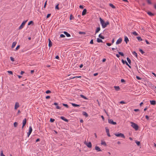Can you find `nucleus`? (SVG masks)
Returning a JSON list of instances; mask_svg holds the SVG:
<instances>
[{
    "label": "nucleus",
    "instance_id": "nucleus-5",
    "mask_svg": "<svg viewBox=\"0 0 156 156\" xmlns=\"http://www.w3.org/2000/svg\"><path fill=\"white\" fill-rule=\"evenodd\" d=\"M108 122L110 124L115 125L116 124V122H114L112 119H108Z\"/></svg>",
    "mask_w": 156,
    "mask_h": 156
},
{
    "label": "nucleus",
    "instance_id": "nucleus-21",
    "mask_svg": "<svg viewBox=\"0 0 156 156\" xmlns=\"http://www.w3.org/2000/svg\"><path fill=\"white\" fill-rule=\"evenodd\" d=\"M16 42H13L12 44V48H13L15 46H16Z\"/></svg>",
    "mask_w": 156,
    "mask_h": 156
},
{
    "label": "nucleus",
    "instance_id": "nucleus-22",
    "mask_svg": "<svg viewBox=\"0 0 156 156\" xmlns=\"http://www.w3.org/2000/svg\"><path fill=\"white\" fill-rule=\"evenodd\" d=\"M114 87L116 90L119 91L120 90V88L119 86H114Z\"/></svg>",
    "mask_w": 156,
    "mask_h": 156
},
{
    "label": "nucleus",
    "instance_id": "nucleus-52",
    "mask_svg": "<svg viewBox=\"0 0 156 156\" xmlns=\"http://www.w3.org/2000/svg\"><path fill=\"white\" fill-rule=\"evenodd\" d=\"M10 59H11V61H12L13 62L14 61V58H12V57H10Z\"/></svg>",
    "mask_w": 156,
    "mask_h": 156
},
{
    "label": "nucleus",
    "instance_id": "nucleus-47",
    "mask_svg": "<svg viewBox=\"0 0 156 156\" xmlns=\"http://www.w3.org/2000/svg\"><path fill=\"white\" fill-rule=\"evenodd\" d=\"M136 78L138 80H140L142 79L141 78L138 76H136Z\"/></svg>",
    "mask_w": 156,
    "mask_h": 156
},
{
    "label": "nucleus",
    "instance_id": "nucleus-20",
    "mask_svg": "<svg viewBox=\"0 0 156 156\" xmlns=\"http://www.w3.org/2000/svg\"><path fill=\"white\" fill-rule=\"evenodd\" d=\"M82 114L83 115H84L86 117H87L88 116V114L85 112H83Z\"/></svg>",
    "mask_w": 156,
    "mask_h": 156
},
{
    "label": "nucleus",
    "instance_id": "nucleus-13",
    "mask_svg": "<svg viewBox=\"0 0 156 156\" xmlns=\"http://www.w3.org/2000/svg\"><path fill=\"white\" fill-rule=\"evenodd\" d=\"M87 11V9H84L82 12V15L84 16L86 14Z\"/></svg>",
    "mask_w": 156,
    "mask_h": 156
},
{
    "label": "nucleus",
    "instance_id": "nucleus-54",
    "mask_svg": "<svg viewBox=\"0 0 156 156\" xmlns=\"http://www.w3.org/2000/svg\"><path fill=\"white\" fill-rule=\"evenodd\" d=\"M79 34H85L86 33L84 32H79Z\"/></svg>",
    "mask_w": 156,
    "mask_h": 156
},
{
    "label": "nucleus",
    "instance_id": "nucleus-16",
    "mask_svg": "<svg viewBox=\"0 0 156 156\" xmlns=\"http://www.w3.org/2000/svg\"><path fill=\"white\" fill-rule=\"evenodd\" d=\"M48 46L49 47H51L52 45V43L50 39H48Z\"/></svg>",
    "mask_w": 156,
    "mask_h": 156
},
{
    "label": "nucleus",
    "instance_id": "nucleus-31",
    "mask_svg": "<svg viewBox=\"0 0 156 156\" xmlns=\"http://www.w3.org/2000/svg\"><path fill=\"white\" fill-rule=\"evenodd\" d=\"M101 144L105 146H106L107 145L106 142L105 141H101Z\"/></svg>",
    "mask_w": 156,
    "mask_h": 156
},
{
    "label": "nucleus",
    "instance_id": "nucleus-51",
    "mask_svg": "<svg viewBox=\"0 0 156 156\" xmlns=\"http://www.w3.org/2000/svg\"><path fill=\"white\" fill-rule=\"evenodd\" d=\"M147 2L148 4H151V2L150 0H147Z\"/></svg>",
    "mask_w": 156,
    "mask_h": 156
},
{
    "label": "nucleus",
    "instance_id": "nucleus-58",
    "mask_svg": "<svg viewBox=\"0 0 156 156\" xmlns=\"http://www.w3.org/2000/svg\"><path fill=\"white\" fill-rule=\"evenodd\" d=\"M120 104H125L126 102H125L124 101H121L120 102Z\"/></svg>",
    "mask_w": 156,
    "mask_h": 156
},
{
    "label": "nucleus",
    "instance_id": "nucleus-24",
    "mask_svg": "<svg viewBox=\"0 0 156 156\" xmlns=\"http://www.w3.org/2000/svg\"><path fill=\"white\" fill-rule=\"evenodd\" d=\"M122 62L123 64H126L127 65H128V63L126 61V60H124L123 59L122 60Z\"/></svg>",
    "mask_w": 156,
    "mask_h": 156
},
{
    "label": "nucleus",
    "instance_id": "nucleus-7",
    "mask_svg": "<svg viewBox=\"0 0 156 156\" xmlns=\"http://www.w3.org/2000/svg\"><path fill=\"white\" fill-rule=\"evenodd\" d=\"M105 129H106V133H107V136L109 137H110L111 136L109 133V129H108V127H106Z\"/></svg>",
    "mask_w": 156,
    "mask_h": 156
},
{
    "label": "nucleus",
    "instance_id": "nucleus-25",
    "mask_svg": "<svg viewBox=\"0 0 156 156\" xmlns=\"http://www.w3.org/2000/svg\"><path fill=\"white\" fill-rule=\"evenodd\" d=\"M97 42L98 43L103 42V41L101 39H100L99 38H97Z\"/></svg>",
    "mask_w": 156,
    "mask_h": 156
},
{
    "label": "nucleus",
    "instance_id": "nucleus-60",
    "mask_svg": "<svg viewBox=\"0 0 156 156\" xmlns=\"http://www.w3.org/2000/svg\"><path fill=\"white\" fill-rule=\"evenodd\" d=\"M45 98L46 99H48L50 98V97L49 96H47Z\"/></svg>",
    "mask_w": 156,
    "mask_h": 156
},
{
    "label": "nucleus",
    "instance_id": "nucleus-17",
    "mask_svg": "<svg viewBox=\"0 0 156 156\" xmlns=\"http://www.w3.org/2000/svg\"><path fill=\"white\" fill-rule=\"evenodd\" d=\"M64 34L66 35V36L67 37H70V34H69V33H67V32L66 31H64V32H63Z\"/></svg>",
    "mask_w": 156,
    "mask_h": 156
},
{
    "label": "nucleus",
    "instance_id": "nucleus-48",
    "mask_svg": "<svg viewBox=\"0 0 156 156\" xmlns=\"http://www.w3.org/2000/svg\"><path fill=\"white\" fill-rule=\"evenodd\" d=\"M51 92V91L50 90H47V91H46V93L47 94H49V93H50Z\"/></svg>",
    "mask_w": 156,
    "mask_h": 156
},
{
    "label": "nucleus",
    "instance_id": "nucleus-23",
    "mask_svg": "<svg viewBox=\"0 0 156 156\" xmlns=\"http://www.w3.org/2000/svg\"><path fill=\"white\" fill-rule=\"evenodd\" d=\"M147 13L148 14V15H149V16H153L154 15V13H152V12H147Z\"/></svg>",
    "mask_w": 156,
    "mask_h": 156
},
{
    "label": "nucleus",
    "instance_id": "nucleus-8",
    "mask_svg": "<svg viewBox=\"0 0 156 156\" xmlns=\"http://www.w3.org/2000/svg\"><path fill=\"white\" fill-rule=\"evenodd\" d=\"M85 144L89 148H91L92 147V144L90 142H89L88 143H85Z\"/></svg>",
    "mask_w": 156,
    "mask_h": 156
},
{
    "label": "nucleus",
    "instance_id": "nucleus-6",
    "mask_svg": "<svg viewBox=\"0 0 156 156\" xmlns=\"http://www.w3.org/2000/svg\"><path fill=\"white\" fill-rule=\"evenodd\" d=\"M32 131V127L31 126H30L29 128V131L27 133V135L28 136V137H29L31 133V132Z\"/></svg>",
    "mask_w": 156,
    "mask_h": 156
},
{
    "label": "nucleus",
    "instance_id": "nucleus-28",
    "mask_svg": "<svg viewBox=\"0 0 156 156\" xmlns=\"http://www.w3.org/2000/svg\"><path fill=\"white\" fill-rule=\"evenodd\" d=\"M31 24L32 25L34 24V22L32 21H31L30 22H29L28 23V25H30Z\"/></svg>",
    "mask_w": 156,
    "mask_h": 156
},
{
    "label": "nucleus",
    "instance_id": "nucleus-29",
    "mask_svg": "<svg viewBox=\"0 0 156 156\" xmlns=\"http://www.w3.org/2000/svg\"><path fill=\"white\" fill-rule=\"evenodd\" d=\"M109 5L113 9H115V6L112 4H110Z\"/></svg>",
    "mask_w": 156,
    "mask_h": 156
},
{
    "label": "nucleus",
    "instance_id": "nucleus-38",
    "mask_svg": "<svg viewBox=\"0 0 156 156\" xmlns=\"http://www.w3.org/2000/svg\"><path fill=\"white\" fill-rule=\"evenodd\" d=\"M55 120L54 119H53L51 118L50 119V122H54Z\"/></svg>",
    "mask_w": 156,
    "mask_h": 156
},
{
    "label": "nucleus",
    "instance_id": "nucleus-63",
    "mask_svg": "<svg viewBox=\"0 0 156 156\" xmlns=\"http://www.w3.org/2000/svg\"><path fill=\"white\" fill-rule=\"evenodd\" d=\"M40 139L39 138H37L36 140V142H37L40 141Z\"/></svg>",
    "mask_w": 156,
    "mask_h": 156
},
{
    "label": "nucleus",
    "instance_id": "nucleus-44",
    "mask_svg": "<svg viewBox=\"0 0 156 156\" xmlns=\"http://www.w3.org/2000/svg\"><path fill=\"white\" fill-rule=\"evenodd\" d=\"M20 48V45H18L16 47V50H15L16 51L18 49H19Z\"/></svg>",
    "mask_w": 156,
    "mask_h": 156
},
{
    "label": "nucleus",
    "instance_id": "nucleus-15",
    "mask_svg": "<svg viewBox=\"0 0 156 156\" xmlns=\"http://www.w3.org/2000/svg\"><path fill=\"white\" fill-rule=\"evenodd\" d=\"M124 41H125L126 44H127L129 41L128 38L126 36H125L124 37Z\"/></svg>",
    "mask_w": 156,
    "mask_h": 156
},
{
    "label": "nucleus",
    "instance_id": "nucleus-26",
    "mask_svg": "<svg viewBox=\"0 0 156 156\" xmlns=\"http://www.w3.org/2000/svg\"><path fill=\"white\" fill-rule=\"evenodd\" d=\"M100 30V27H97L96 31H95V34L98 33Z\"/></svg>",
    "mask_w": 156,
    "mask_h": 156
},
{
    "label": "nucleus",
    "instance_id": "nucleus-27",
    "mask_svg": "<svg viewBox=\"0 0 156 156\" xmlns=\"http://www.w3.org/2000/svg\"><path fill=\"white\" fill-rule=\"evenodd\" d=\"M98 37L99 38H101V39H105V37L102 35L101 34H100L99 35Z\"/></svg>",
    "mask_w": 156,
    "mask_h": 156
},
{
    "label": "nucleus",
    "instance_id": "nucleus-12",
    "mask_svg": "<svg viewBox=\"0 0 156 156\" xmlns=\"http://www.w3.org/2000/svg\"><path fill=\"white\" fill-rule=\"evenodd\" d=\"M150 104L151 105H155L156 104V102L155 101V100L150 101Z\"/></svg>",
    "mask_w": 156,
    "mask_h": 156
},
{
    "label": "nucleus",
    "instance_id": "nucleus-33",
    "mask_svg": "<svg viewBox=\"0 0 156 156\" xmlns=\"http://www.w3.org/2000/svg\"><path fill=\"white\" fill-rule=\"evenodd\" d=\"M137 39L139 41H141L142 40V39L141 38V37H136Z\"/></svg>",
    "mask_w": 156,
    "mask_h": 156
},
{
    "label": "nucleus",
    "instance_id": "nucleus-1",
    "mask_svg": "<svg viewBox=\"0 0 156 156\" xmlns=\"http://www.w3.org/2000/svg\"><path fill=\"white\" fill-rule=\"evenodd\" d=\"M130 123L131 124V126L134 128L136 130H138L139 129V126L137 124L133 122H131Z\"/></svg>",
    "mask_w": 156,
    "mask_h": 156
},
{
    "label": "nucleus",
    "instance_id": "nucleus-2",
    "mask_svg": "<svg viewBox=\"0 0 156 156\" xmlns=\"http://www.w3.org/2000/svg\"><path fill=\"white\" fill-rule=\"evenodd\" d=\"M100 21L102 25V27L103 28H105L107 26L105 23V22L104 20L101 18H100Z\"/></svg>",
    "mask_w": 156,
    "mask_h": 156
},
{
    "label": "nucleus",
    "instance_id": "nucleus-36",
    "mask_svg": "<svg viewBox=\"0 0 156 156\" xmlns=\"http://www.w3.org/2000/svg\"><path fill=\"white\" fill-rule=\"evenodd\" d=\"M135 143H136V144H137V145L138 146H139L140 145V141H135Z\"/></svg>",
    "mask_w": 156,
    "mask_h": 156
},
{
    "label": "nucleus",
    "instance_id": "nucleus-61",
    "mask_svg": "<svg viewBox=\"0 0 156 156\" xmlns=\"http://www.w3.org/2000/svg\"><path fill=\"white\" fill-rule=\"evenodd\" d=\"M56 108L57 109H60L61 108L58 105L56 106Z\"/></svg>",
    "mask_w": 156,
    "mask_h": 156
},
{
    "label": "nucleus",
    "instance_id": "nucleus-40",
    "mask_svg": "<svg viewBox=\"0 0 156 156\" xmlns=\"http://www.w3.org/2000/svg\"><path fill=\"white\" fill-rule=\"evenodd\" d=\"M132 34H134V35L135 36H137L138 35V34L137 33H136V31L133 32L132 33Z\"/></svg>",
    "mask_w": 156,
    "mask_h": 156
},
{
    "label": "nucleus",
    "instance_id": "nucleus-56",
    "mask_svg": "<svg viewBox=\"0 0 156 156\" xmlns=\"http://www.w3.org/2000/svg\"><path fill=\"white\" fill-rule=\"evenodd\" d=\"M106 44L108 46H110L111 45V44L110 43H106Z\"/></svg>",
    "mask_w": 156,
    "mask_h": 156
},
{
    "label": "nucleus",
    "instance_id": "nucleus-43",
    "mask_svg": "<svg viewBox=\"0 0 156 156\" xmlns=\"http://www.w3.org/2000/svg\"><path fill=\"white\" fill-rule=\"evenodd\" d=\"M60 37H61L63 38L65 37L64 35L62 34H61L60 35Z\"/></svg>",
    "mask_w": 156,
    "mask_h": 156
},
{
    "label": "nucleus",
    "instance_id": "nucleus-10",
    "mask_svg": "<svg viewBox=\"0 0 156 156\" xmlns=\"http://www.w3.org/2000/svg\"><path fill=\"white\" fill-rule=\"evenodd\" d=\"M20 106L18 102H16L15 104V109H17Z\"/></svg>",
    "mask_w": 156,
    "mask_h": 156
},
{
    "label": "nucleus",
    "instance_id": "nucleus-64",
    "mask_svg": "<svg viewBox=\"0 0 156 156\" xmlns=\"http://www.w3.org/2000/svg\"><path fill=\"white\" fill-rule=\"evenodd\" d=\"M145 41H146V44H150V43H149V42L147 40H145Z\"/></svg>",
    "mask_w": 156,
    "mask_h": 156
},
{
    "label": "nucleus",
    "instance_id": "nucleus-46",
    "mask_svg": "<svg viewBox=\"0 0 156 156\" xmlns=\"http://www.w3.org/2000/svg\"><path fill=\"white\" fill-rule=\"evenodd\" d=\"M47 1H46L44 3V8H45L46 7V6L47 5Z\"/></svg>",
    "mask_w": 156,
    "mask_h": 156
},
{
    "label": "nucleus",
    "instance_id": "nucleus-14",
    "mask_svg": "<svg viewBox=\"0 0 156 156\" xmlns=\"http://www.w3.org/2000/svg\"><path fill=\"white\" fill-rule=\"evenodd\" d=\"M95 149L97 150L98 151H101V150L99 147L96 146L95 147Z\"/></svg>",
    "mask_w": 156,
    "mask_h": 156
},
{
    "label": "nucleus",
    "instance_id": "nucleus-37",
    "mask_svg": "<svg viewBox=\"0 0 156 156\" xmlns=\"http://www.w3.org/2000/svg\"><path fill=\"white\" fill-rule=\"evenodd\" d=\"M17 122H15L14 123L13 125L14 127H16L17 126Z\"/></svg>",
    "mask_w": 156,
    "mask_h": 156
},
{
    "label": "nucleus",
    "instance_id": "nucleus-39",
    "mask_svg": "<svg viewBox=\"0 0 156 156\" xmlns=\"http://www.w3.org/2000/svg\"><path fill=\"white\" fill-rule=\"evenodd\" d=\"M139 51H140V52H141V53L142 54H144V53H145V52H144V51H143V50H142V49H139Z\"/></svg>",
    "mask_w": 156,
    "mask_h": 156
},
{
    "label": "nucleus",
    "instance_id": "nucleus-59",
    "mask_svg": "<svg viewBox=\"0 0 156 156\" xmlns=\"http://www.w3.org/2000/svg\"><path fill=\"white\" fill-rule=\"evenodd\" d=\"M134 111L135 112H136L139 111V109H134Z\"/></svg>",
    "mask_w": 156,
    "mask_h": 156
},
{
    "label": "nucleus",
    "instance_id": "nucleus-42",
    "mask_svg": "<svg viewBox=\"0 0 156 156\" xmlns=\"http://www.w3.org/2000/svg\"><path fill=\"white\" fill-rule=\"evenodd\" d=\"M0 155L1 156H5V155L3 154L2 151L1 152Z\"/></svg>",
    "mask_w": 156,
    "mask_h": 156
},
{
    "label": "nucleus",
    "instance_id": "nucleus-30",
    "mask_svg": "<svg viewBox=\"0 0 156 156\" xmlns=\"http://www.w3.org/2000/svg\"><path fill=\"white\" fill-rule=\"evenodd\" d=\"M126 59H127V60L128 61V63L129 64H130L131 61V60L130 59V58L129 57H127L126 58Z\"/></svg>",
    "mask_w": 156,
    "mask_h": 156
},
{
    "label": "nucleus",
    "instance_id": "nucleus-3",
    "mask_svg": "<svg viewBox=\"0 0 156 156\" xmlns=\"http://www.w3.org/2000/svg\"><path fill=\"white\" fill-rule=\"evenodd\" d=\"M114 135L115 136H116L118 137H122V138L124 139L125 138V136L123 134L121 133H115L114 134Z\"/></svg>",
    "mask_w": 156,
    "mask_h": 156
},
{
    "label": "nucleus",
    "instance_id": "nucleus-57",
    "mask_svg": "<svg viewBox=\"0 0 156 156\" xmlns=\"http://www.w3.org/2000/svg\"><path fill=\"white\" fill-rule=\"evenodd\" d=\"M79 7L80 8L82 9H83V5H80L79 6Z\"/></svg>",
    "mask_w": 156,
    "mask_h": 156
},
{
    "label": "nucleus",
    "instance_id": "nucleus-11",
    "mask_svg": "<svg viewBox=\"0 0 156 156\" xmlns=\"http://www.w3.org/2000/svg\"><path fill=\"white\" fill-rule=\"evenodd\" d=\"M60 118L62 119V120L64 121L65 122H68L69 121L68 120L65 118V117H64L63 116H61Z\"/></svg>",
    "mask_w": 156,
    "mask_h": 156
},
{
    "label": "nucleus",
    "instance_id": "nucleus-55",
    "mask_svg": "<svg viewBox=\"0 0 156 156\" xmlns=\"http://www.w3.org/2000/svg\"><path fill=\"white\" fill-rule=\"evenodd\" d=\"M93 43H94L93 40V39H92V40H91L90 41V44H93Z\"/></svg>",
    "mask_w": 156,
    "mask_h": 156
},
{
    "label": "nucleus",
    "instance_id": "nucleus-49",
    "mask_svg": "<svg viewBox=\"0 0 156 156\" xmlns=\"http://www.w3.org/2000/svg\"><path fill=\"white\" fill-rule=\"evenodd\" d=\"M7 72L8 73H9L10 74H13L12 71H7Z\"/></svg>",
    "mask_w": 156,
    "mask_h": 156
},
{
    "label": "nucleus",
    "instance_id": "nucleus-18",
    "mask_svg": "<svg viewBox=\"0 0 156 156\" xmlns=\"http://www.w3.org/2000/svg\"><path fill=\"white\" fill-rule=\"evenodd\" d=\"M27 123V119H24L23 121V125L25 126Z\"/></svg>",
    "mask_w": 156,
    "mask_h": 156
},
{
    "label": "nucleus",
    "instance_id": "nucleus-4",
    "mask_svg": "<svg viewBox=\"0 0 156 156\" xmlns=\"http://www.w3.org/2000/svg\"><path fill=\"white\" fill-rule=\"evenodd\" d=\"M27 21H28V20H26L23 21L22 23L21 24V25L19 27V29L20 30V29H22L23 27H24V26L25 25Z\"/></svg>",
    "mask_w": 156,
    "mask_h": 156
},
{
    "label": "nucleus",
    "instance_id": "nucleus-53",
    "mask_svg": "<svg viewBox=\"0 0 156 156\" xmlns=\"http://www.w3.org/2000/svg\"><path fill=\"white\" fill-rule=\"evenodd\" d=\"M121 82L122 83H124L125 82V80L123 79H121Z\"/></svg>",
    "mask_w": 156,
    "mask_h": 156
},
{
    "label": "nucleus",
    "instance_id": "nucleus-62",
    "mask_svg": "<svg viewBox=\"0 0 156 156\" xmlns=\"http://www.w3.org/2000/svg\"><path fill=\"white\" fill-rule=\"evenodd\" d=\"M145 118L147 120L149 119V117L147 115H146L145 116Z\"/></svg>",
    "mask_w": 156,
    "mask_h": 156
},
{
    "label": "nucleus",
    "instance_id": "nucleus-45",
    "mask_svg": "<svg viewBox=\"0 0 156 156\" xmlns=\"http://www.w3.org/2000/svg\"><path fill=\"white\" fill-rule=\"evenodd\" d=\"M73 18H74V17H73L72 15H71L70 16L69 19L70 20H72Z\"/></svg>",
    "mask_w": 156,
    "mask_h": 156
},
{
    "label": "nucleus",
    "instance_id": "nucleus-34",
    "mask_svg": "<svg viewBox=\"0 0 156 156\" xmlns=\"http://www.w3.org/2000/svg\"><path fill=\"white\" fill-rule=\"evenodd\" d=\"M133 55H135L136 57H137V54L135 51H134L133 52Z\"/></svg>",
    "mask_w": 156,
    "mask_h": 156
},
{
    "label": "nucleus",
    "instance_id": "nucleus-9",
    "mask_svg": "<svg viewBox=\"0 0 156 156\" xmlns=\"http://www.w3.org/2000/svg\"><path fill=\"white\" fill-rule=\"evenodd\" d=\"M122 41V38H119V39H118L116 42V44H119L121 43Z\"/></svg>",
    "mask_w": 156,
    "mask_h": 156
},
{
    "label": "nucleus",
    "instance_id": "nucleus-19",
    "mask_svg": "<svg viewBox=\"0 0 156 156\" xmlns=\"http://www.w3.org/2000/svg\"><path fill=\"white\" fill-rule=\"evenodd\" d=\"M71 104L73 107H80V105L76 104L75 103H72Z\"/></svg>",
    "mask_w": 156,
    "mask_h": 156
},
{
    "label": "nucleus",
    "instance_id": "nucleus-41",
    "mask_svg": "<svg viewBox=\"0 0 156 156\" xmlns=\"http://www.w3.org/2000/svg\"><path fill=\"white\" fill-rule=\"evenodd\" d=\"M58 5H59V4H57V5H56L55 7V9H57L58 10H59V7H58Z\"/></svg>",
    "mask_w": 156,
    "mask_h": 156
},
{
    "label": "nucleus",
    "instance_id": "nucleus-32",
    "mask_svg": "<svg viewBox=\"0 0 156 156\" xmlns=\"http://www.w3.org/2000/svg\"><path fill=\"white\" fill-rule=\"evenodd\" d=\"M118 53L119 55L122 56H124V54L122 52H118Z\"/></svg>",
    "mask_w": 156,
    "mask_h": 156
},
{
    "label": "nucleus",
    "instance_id": "nucleus-50",
    "mask_svg": "<svg viewBox=\"0 0 156 156\" xmlns=\"http://www.w3.org/2000/svg\"><path fill=\"white\" fill-rule=\"evenodd\" d=\"M51 14H48L47 16H46L47 18H48L49 17L51 16Z\"/></svg>",
    "mask_w": 156,
    "mask_h": 156
},
{
    "label": "nucleus",
    "instance_id": "nucleus-35",
    "mask_svg": "<svg viewBox=\"0 0 156 156\" xmlns=\"http://www.w3.org/2000/svg\"><path fill=\"white\" fill-rule=\"evenodd\" d=\"M62 105H63V106H64L65 107H66L67 108H68L69 107V106H68V105L67 104H62Z\"/></svg>",
    "mask_w": 156,
    "mask_h": 156
}]
</instances>
